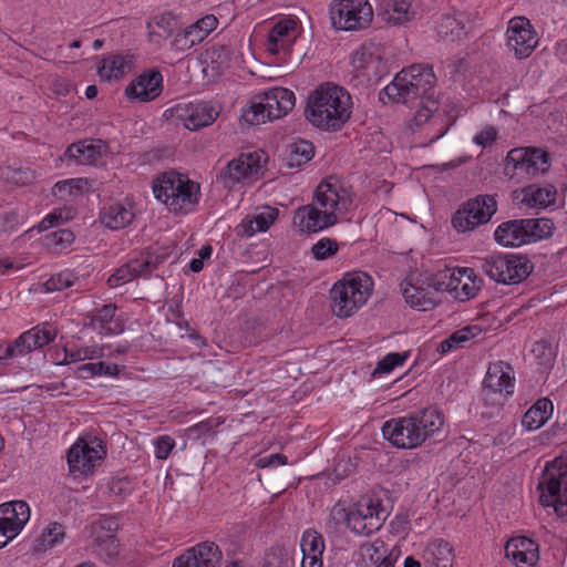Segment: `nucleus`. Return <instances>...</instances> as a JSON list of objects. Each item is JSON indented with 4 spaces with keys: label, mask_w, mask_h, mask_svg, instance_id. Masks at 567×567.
<instances>
[{
    "label": "nucleus",
    "mask_w": 567,
    "mask_h": 567,
    "mask_svg": "<svg viewBox=\"0 0 567 567\" xmlns=\"http://www.w3.org/2000/svg\"><path fill=\"white\" fill-rule=\"evenodd\" d=\"M329 18L338 31H360L370 25L373 9L368 0H332Z\"/></svg>",
    "instance_id": "10"
},
{
    "label": "nucleus",
    "mask_w": 567,
    "mask_h": 567,
    "mask_svg": "<svg viewBox=\"0 0 567 567\" xmlns=\"http://www.w3.org/2000/svg\"><path fill=\"white\" fill-rule=\"evenodd\" d=\"M104 357L103 347L85 346L79 348H64V363H74L84 360L100 359Z\"/></svg>",
    "instance_id": "46"
},
{
    "label": "nucleus",
    "mask_w": 567,
    "mask_h": 567,
    "mask_svg": "<svg viewBox=\"0 0 567 567\" xmlns=\"http://www.w3.org/2000/svg\"><path fill=\"white\" fill-rule=\"evenodd\" d=\"M12 176L9 177L14 184L17 185H25L28 183H31L34 178V175L29 169H14L11 172Z\"/></svg>",
    "instance_id": "63"
},
{
    "label": "nucleus",
    "mask_w": 567,
    "mask_h": 567,
    "mask_svg": "<svg viewBox=\"0 0 567 567\" xmlns=\"http://www.w3.org/2000/svg\"><path fill=\"white\" fill-rule=\"evenodd\" d=\"M175 112L184 126L190 131L213 124L219 115L218 109L205 102L177 105Z\"/></svg>",
    "instance_id": "23"
},
{
    "label": "nucleus",
    "mask_w": 567,
    "mask_h": 567,
    "mask_svg": "<svg viewBox=\"0 0 567 567\" xmlns=\"http://www.w3.org/2000/svg\"><path fill=\"white\" fill-rule=\"evenodd\" d=\"M295 93L285 87H274L255 95L243 114L244 120L258 125L285 116L295 106Z\"/></svg>",
    "instance_id": "8"
},
{
    "label": "nucleus",
    "mask_w": 567,
    "mask_h": 567,
    "mask_svg": "<svg viewBox=\"0 0 567 567\" xmlns=\"http://www.w3.org/2000/svg\"><path fill=\"white\" fill-rule=\"evenodd\" d=\"M388 548L383 540L374 539L373 542L364 543L361 546V554L364 558L373 564H380L384 560H392L386 556Z\"/></svg>",
    "instance_id": "49"
},
{
    "label": "nucleus",
    "mask_w": 567,
    "mask_h": 567,
    "mask_svg": "<svg viewBox=\"0 0 567 567\" xmlns=\"http://www.w3.org/2000/svg\"><path fill=\"white\" fill-rule=\"evenodd\" d=\"M463 277L462 268H446L433 276L432 286L434 290L454 293L455 298L458 299Z\"/></svg>",
    "instance_id": "39"
},
{
    "label": "nucleus",
    "mask_w": 567,
    "mask_h": 567,
    "mask_svg": "<svg viewBox=\"0 0 567 567\" xmlns=\"http://www.w3.org/2000/svg\"><path fill=\"white\" fill-rule=\"evenodd\" d=\"M116 306L104 305L97 309L91 319V326L101 334H117L123 331V324L115 318Z\"/></svg>",
    "instance_id": "35"
},
{
    "label": "nucleus",
    "mask_w": 567,
    "mask_h": 567,
    "mask_svg": "<svg viewBox=\"0 0 567 567\" xmlns=\"http://www.w3.org/2000/svg\"><path fill=\"white\" fill-rule=\"evenodd\" d=\"M372 278L365 272L348 274L343 280L333 285L331 307L339 318H348L361 308L372 292Z\"/></svg>",
    "instance_id": "7"
},
{
    "label": "nucleus",
    "mask_w": 567,
    "mask_h": 567,
    "mask_svg": "<svg viewBox=\"0 0 567 567\" xmlns=\"http://www.w3.org/2000/svg\"><path fill=\"white\" fill-rule=\"evenodd\" d=\"M497 210L496 199L491 195H478L463 204L452 218L453 227L461 233L486 224Z\"/></svg>",
    "instance_id": "12"
},
{
    "label": "nucleus",
    "mask_w": 567,
    "mask_h": 567,
    "mask_svg": "<svg viewBox=\"0 0 567 567\" xmlns=\"http://www.w3.org/2000/svg\"><path fill=\"white\" fill-rule=\"evenodd\" d=\"M331 515L359 536H369L379 530L388 517V512L379 497L363 495L349 506L337 504Z\"/></svg>",
    "instance_id": "4"
},
{
    "label": "nucleus",
    "mask_w": 567,
    "mask_h": 567,
    "mask_svg": "<svg viewBox=\"0 0 567 567\" xmlns=\"http://www.w3.org/2000/svg\"><path fill=\"white\" fill-rule=\"evenodd\" d=\"M462 272L464 274V277L462 285L460 286L461 291L458 299L467 300L476 296L481 287V280L477 279V276L472 268H462Z\"/></svg>",
    "instance_id": "50"
},
{
    "label": "nucleus",
    "mask_w": 567,
    "mask_h": 567,
    "mask_svg": "<svg viewBox=\"0 0 567 567\" xmlns=\"http://www.w3.org/2000/svg\"><path fill=\"white\" fill-rule=\"evenodd\" d=\"M524 221L527 244L548 238L553 235L554 223L548 218H527Z\"/></svg>",
    "instance_id": "44"
},
{
    "label": "nucleus",
    "mask_w": 567,
    "mask_h": 567,
    "mask_svg": "<svg viewBox=\"0 0 567 567\" xmlns=\"http://www.w3.org/2000/svg\"><path fill=\"white\" fill-rule=\"evenodd\" d=\"M152 25H155L162 30L165 37H169L177 27V20L172 13L166 12L154 17L152 23H150L148 27L152 28Z\"/></svg>",
    "instance_id": "56"
},
{
    "label": "nucleus",
    "mask_w": 567,
    "mask_h": 567,
    "mask_svg": "<svg viewBox=\"0 0 567 567\" xmlns=\"http://www.w3.org/2000/svg\"><path fill=\"white\" fill-rule=\"evenodd\" d=\"M76 276L70 271H61L59 274L52 275L44 284L45 289L48 291H61L69 287H71L75 280Z\"/></svg>",
    "instance_id": "53"
},
{
    "label": "nucleus",
    "mask_w": 567,
    "mask_h": 567,
    "mask_svg": "<svg viewBox=\"0 0 567 567\" xmlns=\"http://www.w3.org/2000/svg\"><path fill=\"white\" fill-rule=\"evenodd\" d=\"M107 154V145L102 140H83L71 144L64 155L80 165H102Z\"/></svg>",
    "instance_id": "25"
},
{
    "label": "nucleus",
    "mask_w": 567,
    "mask_h": 567,
    "mask_svg": "<svg viewBox=\"0 0 567 567\" xmlns=\"http://www.w3.org/2000/svg\"><path fill=\"white\" fill-rule=\"evenodd\" d=\"M539 502L567 519V454L546 463L537 485Z\"/></svg>",
    "instance_id": "6"
},
{
    "label": "nucleus",
    "mask_w": 567,
    "mask_h": 567,
    "mask_svg": "<svg viewBox=\"0 0 567 567\" xmlns=\"http://www.w3.org/2000/svg\"><path fill=\"white\" fill-rule=\"evenodd\" d=\"M218 25V20L215 16L208 14L195 23L188 25L194 34H196L197 40L203 42L208 34L214 31Z\"/></svg>",
    "instance_id": "54"
},
{
    "label": "nucleus",
    "mask_w": 567,
    "mask_h": 567,
    "mask_svg": "<svg viewBox=\"0 0 567 567\" xmlns=\"http://www.w3.org/2000/svg\"><path fill=\"white\" fill-rule=\"evenodd\" d=\"M223 554L218 545L203 542L178 556L172 567H217Z\"/></svg>",
    "instance_id": "21"
},
{
    "label": "nucleus",
    "mask_w": 567,
    "mask_h": 567,
    "mask_svg": "<svg viewBox=\"0 0 567 567\" xmlns=\"http://www.w3.org/2000/svg\"><path fill=\"white\" fill-rule=\"evenodd\" d=\"M75 216V209L72 206H63L53 209L40 223L39 230H48L56 227L65 221L71 220Z\"/></svg>",
    "instance_id": "47"
},
{
    "label": "nucleus",
    "mask_w": 567,
    "mask_h": 567,
    "mask_svg": "<svg viewBox=\"0 0 567 567\" xmlns=\"http://www.w3.org/2000/svg\"><path fill=\"white\" fill-rule=\"evenodd\" d=\"M82 179H66L58 182L54 185V194H68L70 196H75L82 192Z\"/></svg>",
    "instance_id": "57"
},
{
    "label": "nucleus",
    "mask_w": 567,
    "mask_h": 567,
    "mask_svg": "<svg viewBox=\"0 0 567 567\" xmlns=\"http://www.w3.org/2000/svg\"><path fill=\"white\" fill-rule=\"evenodd\" d=\"M163 91V75L157 70H148L136 79L125 89L128 99L140 102H150L155 100Z\"/></svg>",
    "instance_id": "24"
},
{
    "label": "nucleus",
    "mask_w": 567,
    "mask_h": 567,
    "mask_svg": "<svg viewBox=\"0 0 567 567\" xmlns=\"http://www.w3.org/2000/svg\"><path fill=\"white\" fill-rule=\"evenodd\" d=\"M401 286L402 295L406 303L412 308L420 311H427L435 307L437 290H434L432 281L424 287L412 284L409 280H404Z\"/></svg>",
    "instance_id": "30"
},
{
    "label": "nucleus",
    "mask_w": 567,
    "mask_h": 567,
    "mask_svg": "<svg viewBox=\"0 0 567 567\" xmlns=\"http://www.w3.org/2000/svg\"><path fill=\"white\" fill-rule=\"evenodd\" d=\"M505 555L517 567H533L538 560V545L530 538H511L505 546Z\"/></svg>",
    "instance_id": "27"
},
{
    "label": "nucleus",
    "mask_w": 567,
    "mask_h": 567,
    "mask_svg": "<svg viewBox=\"0 0 567 567\" xmlns=\"http://www.w3.org/2000/svg\"><path fill=\"white\" fill-rule=\"evenodd\" d=\"M506 37V45L517 59L528 58L538 43L536 33L525 17H515L509 20Z\"/></svg>",
    "instance_id": "18"
},
{
    "label": "nucleus",
    "mask_w": 567,
    "mask_h": 567,
    "mask_svg": "<svg viewBox=\"0 0 567 567\" xmlns=\"http://www.w3.org/2000/svg\"><path fill=\"white\" fill-rule=\"evenodd\" d=\"M409 357V352H390L383 357L372 371L373 377L391 373L396 367L404 364Z\"/></svg>",
    "instance_id": "48"
},
{
    "label": "nucleus",
    "mask_w": 567,
    "mask_h": 567,
    "mask_svg": "<svg viewBox=\"0 0 567 567\" xmlns=\"http://www.w3.org/2000/svg\"><path fill=\"white\" fill-rule=\"evenodd\" d=\"M483 384L484 400L491 399L499 411L503 401L514 392L515 377L513 368L504 361L491 363Z\"/></svg>",
    "instance_id": "16"
},
{
    "label": "nucleus",
    "mask_w": 567,
    "mask_h": 567,
    "mask_svg": "<svg viewBox=\"0 0 567 567\" xmlns=\"http://www.w3.org/2000/svg\"><path fill=\"white\" fill-rule=\"evenodd\" d=\"M337 223L334 215L319 206L316 199L311 204L299 207L293 216L295 226L307 234L322 231Z\"/></svg>",
    "instance_id": "19"
},
{
    "label": "nucleus",
    "mask_w": 567,
    "mask_h": 567,
    "mask_svg": "<svg viewBox=\"0 0 567 567\" xmlns=\"http://www.w3.org/2000/svg\"><path fill=\"white\" fill-rule=\"evenodd\" d=\"M480 268L492 280L513 285L526 279L533 271V265L523 255L493 252L478 259Z\"/></svg>",
    "instance_id": "9"
},
{
    "label": "nucleus",
    "mask_w": 567,
    "mask_h": 567,
    "mask_svg": "<svg viewBox=\"0 0 567 567\" xmlns=\"http://www.w3.org/2000/svg\"><path fill=\"white\" fill-rule=\"evenodd\" d=\"M30 519V507L24 501L0 505V548L19 535Z\"/></svg>",
    "instance_id": "17"
},
{
    "label": "nucleus",
    "mask_w": 567,
    "mask_h": 567,
    "mask_svg": "<svg viewBox=\"0 0 567 567\" xmlns=\"http://www.w3.org/2000/svg\"><path fill=\"white\" fill-rule=\"evenodd\" d=\"M496 128L494 126H486L474 136L473 142L478 146L486 147L496 140Z\"/></svg>",
    "instance_id": "61"
},
{
    "label": "nucleus",
    "mask_w": 567,
    "mask_h": 567,
    "mask_svg": "<svg viewBox=\"0 0 567 567\" xmlns=\"http://www.w3.org/2000/svg\"><path fill=\"white\" fill-rule=\"evenodd\" d=\"M299 35L298 24L293 19L278 21L269 31L266 50L270 54L287 55Z\"/></svg>",
    "instance_id": "22"
},
{
    "label": "nucleus",
    "mask_w": 567,
    "mask_h": 567,
    "mask_svg": "<svg viewBox=\"0 0 567 567\" xmlns=\"http://www.w3.org/2000/svg\"><path fill=\"white\" fill-rule=\"evenodd\" d=\"M288 463L287 456L280 453L260 456L256 465L260 468L278 467Z\"/></svg>",
    "instance_id": "60"
},
{
    "label": "nucleus",
    "mask_w": 567,
    "mask_h": 567,
    "mask_svg": "<svg viewBox=\"0 0 567 567\" xmlns=\"http://www.w3.org/2000/svg\"><path fill=\"white\" fill-rule=\"evenodd\" d=\"M443 425L444 415L441 411L427 406L386 421L382 434L394 447L413 450L432 440Z\"/></svg>",
    "instance_id": "2"
},
{
    "label": "nucleus",
    "mask_w": 567,
    "mask_h": 567,
    "mask_svg": "<svg viewBox=\"0 0 567 567\" xmlns=\"http://www.w3.org/2000/svg\"><path fill=\"white\" fill-rule=\"evenodd\" d=\"M156 267L157 265L153 262L150 257L142 256L140 258L130 259L109 277L107 284L110 287L116 288L138 277L148 278Z\"/></svg>",
    "instance_id": "26"
},
{
    "label": "nucleus",
    "mask_w": 567,
    "mask_h": 567,
    "mask_svg": "<svg viewBox=\"0 0 567 567\" xmlns=\"http://www.w3.org/2000/svg\"><path fill=\"white\" fill-rule=\"evenodd\" d=\"M468 29V23L463 13L446 14L442 17L439 23L437 33L441 38L455 41L466 35Z\"/></svg>",
    "instance_id": "37"
},
{
    "label": "nucleus",
    "mask_w": 567,
    "mask_h": 567,
    "mask_svg": "<svg viewBox=\"0 0 567 567\" xmlns=\"http://www.w3.org/2000/svg\"><path fill=\"white\" fill-rule=\"evenodd\" d=\"M175 446V441L168 435H162L155 441V456L158 460H166Z\"/></svg>",
    "instance_id": "59"
},
{
    "label": "nucleus",
    "mask_w": 567,
    "mask_h": 567,
    "mask_svg": "<svg viewBox=\"0 0 567 567\" xmlns=\"http://www.w3.org/2000/svg\"><path fill=\"white\" fill-rule=\"evenodd\" d=\"M481 332L476 326H468L454 331L446 339L440 342L437 351L442 354L462 349L465 344Z\"/></svg>",
    "instance_id": "42"
},
{
    "label": "nucleus",
    "mask_w": 567,
    "mask_h": 567,
    "mask_svg": "<svg viewBox=\"0 0 567 567\" xmlns=\"http://www.w3.org/2000/svg\"><path fill=\"white\" fill-rule=\"evenodd\" d=\"M373 55L367 49L358 50L352 59V63L358 69H367L372 61Z\"/></svg>",
    "instance_id": "62"
},
{
    "label": "nucleus",
    "mask_w": 567,
    "mask_h": 567,
    "mask_svg": "<svg viewBox=\"0 0 567 567\" xmlns=\"http://www.w3.org/2000/svg\"><path fill=\"white\" fill-rule=\"evenodd\" d=\"M312 255L318 260H323L338 251V244L330 238H321L311 248Z\"/></svg>",
    "instance_id": "55"
},
{
    "label": "nucleus",
    "mask_w": 567,
    "mask_h": 567,
    "mask_svg": "<svg viewBox=\"0 0 567 567\" xmlns=\"http://www.w3.org/2000/svg\"><path fill=\"white\" fill-rule=\"evenodd\" d=\"M315 199L324 210L334 215L338 221L352 207L353 192L340 178L329 176L317 186Z\"/></svg>",
    "instance_id": "11"
},
{
    "label": "nucleus",
    "mask_w": 567,
    "mask_h": 567,
    "mask_svg": "<svg viewBox=\"0 0 567 567\" xmlns=\"http://www.w3.org/2000/svg\"><path fill=\"white\" fill-rule=\"evenodd\" d=\"M120 373V367L109 362H90L78 367L76 375L81 379H90L94 377H116Z\"/></svg>",
    "instance_id": "43"
},
{
    "label": "nucleus",
    "mask_w": 567,
    "mask_h": 567,
    "mask_svg": "<svg viewBox=\"0 0 567 567\" xmlns=\"http://www.w3.org/2000/svg\"><path fill=\"white\" fill-rule=\"evenodd\" d=\"M556 189L551 185L538 187L530 185L523 190L522 202L528 207L545 208L555 203Z\"/></svg>",
    "instance_id": "40"
},
{
    "label": "nucleus",
    "mask_w": 567,
    "mask_h": 567,
    "mask_svg": "<svg viewBox=\"0 0 567 567\" xmlns=\"http://www.w3.org/2000/svg\"><path fill=\"white\" fill-rule=\"evenodd\" d=\"M553 403L548 399H540L529 408L522 417V425L527 431H535L542 427L550 417Z\"/></svg>",
    "instance_id": "36"
},
{
    "label": "nucleus",
    "mask_w": 567,
    "mask_h": 567,
    "mask_svg": "<svg viewBox=\"0 0 567 567\" xmlns=\"http://www.w3.org/2000/svg\"><path fill=\"white\" fill-rule=\"evenodd\" d=\"M66 533L62 524L52 522L48 524L41 534L34 539L32 548L34 551H47L65 539Z\"/></svg>",
    "instance_id": "38"
},
{
    "label": "nucleus",
    "mask_w": 567,
    "mask_h": 567,
    "mask_svg": "<svg viewBox=\"0 0 567 567\" xmlns=\"http://www.w3.org/2000/svg\"><path fill=\"white\" fill-rule=\"evenodd\" d=\"M58 330L51 323L38 324L21 333L8 346L0 344V360L25 355L54 341Z\"/></svg>",
    "instance_id": "13"
},
{
    "label": "nucleus",
    "mask_w": 567,
    "mask_h": 567,
    "mask_svg": "<svg viewBox=\"0 0 567 567\" xmlns=\"http://www.w3.org/2000/svg\"><path fill=\"white\" fill-rule=\"evenodd\" d=\"M511 164L515 172L534 176L547 171L548 154L537 148H514L506 156V169Z\"/></svg>",
    "instance_id": "20"
},
{
    "label": "nucleus",
    "mask_w": 567,
    "mask_h": 567,
    "mask_svg": "<svg viewBox=\"0 0 567 567\" xmlns=\"http://www.w3.org/2000/svg\"><path fill=\"white\" fill-rule=\"evenodd\" d=\"M106 455L103 441L95 436L79 439L70 449L68 464L72 473L90 474Z\"/></svg>",
    "instance_id": "14"
},
{
    "label": "nucleus",
    "mask_w": 567,
    "mask_h": 567,
    "mask_svg": "<svg viewBox=\"0 0 567 567\" xmlns=\"http://www.w3.org/2000/svg\"><path fill=\"white\" fill-rule=\"evenodd\" d=\"M266 155L261 151L246 153L230 161L221 172L220 177L225 187L231 189L240 183L256 179L264 171Z\"/></svg>",
    "instance_id": "15"
},
{
    "label": "nucleus",
    "mask_w": 567,
    "mask_h": 567,
    "mask_svg": "<svg viewBox=\"0 0 567 567\" xmlns=\"http://www.w3.org/2000/svg\"><path fill=\"white\" fill-rule=\"evenodd\" d=\"M198 43L199 41L197 40L196 34H194L189 27H187L174 35L171 41V50L176 53H183Z\"/></svg>",
    "instance_id": "52"
},
{
    "label": "nucleus",
    "mask_w": 567,
    "mask_h": 567,
    "mask_svg": "<svg viewBox=\"0 0 567 567\" xmlns=\"http://www.w3.org/2000/svg\"><path fill=\"white\" fill-rule=\"evenodd\" d=\"M153 193L169 212L187 214L198 203L199 185L176 172H166L153 182Z\"/></svg>",
    "instance_id": "5"
},
{
    "label": "nucleus",
    "mask_w": 567,
    "mask_h": 567,
    "mask_svg": "<svg viewBox=\"0 0 567 567\" xmlns=\"http://www.w3.org/2000/svg\"><path fill=\"white\" fill-rule=\"evenodd\" d=\"M262 567H292V561L281 550H271L266 554Z\"/></svg>",
    "instance_id": "58"
},
{
    "label": "nucleus",
    "mask_w": 567,
    "mask_h": 567,
    "mask_svg": "<svg viewBox=\"0 0 567 567\" xmlns=\"http://www.w3.org/2000/svg\"><path fill=\"white\" fill-rule=\"evenodd\" d=\"M352 113L351 95L343 87L327 82L320 84L308 96L306 118L323 131H338Z\"/></svg>",
    "instance_id": "3"
},
{
    "label": "nucleus",
    "mask_w": 567,
    "mask_h": 567,
    "mask_svg": "<svg viewBox=\"0 0 567 567\" xmlns=\"http://www.w3.org/2000/svg\"><path fill=\"white\" fill-rule=\"evenodd\" d=\"M422 557L426 567H452L454 561L453 549L444 539L429 543Z\"/></svg>",
    "instance_id": "34"
},
{
    "label": "nucleus",
    "mask_w": 567,
    "mask_h": 567,
    "mask_svg": "<svg viewBox=\"0 0 567 567\" xmlns=\"http://www.w3.org/2000/svg\"><path fill=\"white\" fill-rule=\"evenodd\" d=\"M524 219H514L501 224L495 233V240L504 247H519L527 244Z\"/></svg>",
    "instance_id": "33"
},
{
    "label": "nucleus",
    "mask_w": 567,
    "mask_h": 567,
    "mask_svg": "<svg viewBox=\"0 0 567 567\" xmlns=\"http://www.w3.org/2000/svg\"><path fill=\"white\" fill-rule=\"evenodd\" d=\"M135 213L131 202H116L105 205L100 213L101 223L112 230H120L134 220Z\"/></svg>",
    "instance_id": "28"
},
{
    "label": "nucleus",
    "mask_w": 567,
    "mask_h": 567,
    "mask_svg": "<svg viewBox=\"0 0 567 567\" xmlns=\"http://www.w3.org/2000/svg\"><path fill=\"white\" fill-rule=\"evenodd\" d=\"M378 16L386 23L400 25L414 18L415 9L412 0H379Z\"/></svg>",
    "instance_id": "29"
},
{
    "label": "nucleus",
    "mask_w": 567,
    "mask_h": 567,
    "mask_svg": "<svg viewBox=\"0 0 567 567\" xmlns=\"http://www.w3.org/2000/svg\"><path fill=\"white\" fill-rule=\"evenodd\" d=\"M300 547L302 556L322 558L326 546L321 534L313 529H307L302 534Z\"/></svg>",
    "instance_id": "45"
},
{
    "label": "nucleus",
    "mask_w": 567,
    "mask_h": 567,
    "mask_svg": "<svg viewBox=\"0 0 567 567\" xmlns=\"http://www.w3.org/2000/svg\"><path fill=\"white\" fill-rule=\"evenodd\" d=\"M52 240L55 245L65 247L66 245H70L74 240V235L72 231L68 229H60L52 234Z\"/></svg>",
    "instance_id": "64"
},
{
    "label": "nucleus",
    "mask_w": 567,
    "mask_h": 567,
    "mask_svg": "<svg viewBox=\"0 0 567 567\" xmlns=\"http://www.w3.org/2000/svg\"><path fill=\"white\" fill-rule=\"evenodd\" d=\"M134 61L131 54H110L102 59L97 73L102 80L111 81L123 78L133 70Z\"/></svg>",
    "instance_id": "32"
},
{
    "label": "nucleus",
    "mask_w": 567,
    "mask_h": 567,
    "mask_svg": "<svg viewBox=\"0 0 567 567\" xmlns=\"http://www.w3.org/2000/svg\"><path fill=\"white\" fill-rule=\"evenodd\" d=\"M436 76L432 66L412 64L402 69L382 91L393 103L416 107L413 122L416 126L426 123L437 110Z\"/></svg>",
    "instance_id": "1"
},
{
    "label": "nucleus",
    "mask_w": 567,
    "mask_h": 567,
    "mask_svg": "<svg viewBox=\"0 0 567 567\" xmlns=\"http://www.w3.org/2000/svg\"><path fill=\"white\" fill-rule=\"evenodd\" d=\"M315 155L312 143L299 140L287 145L285 162L289 167H300L308 163Z\"/></svg>",
    "instance_id": "41"
},
{
    "label": "nucleus",
    "mask_w": 567,
    "mask_h": 567,
    "mask_svg": "<svg viewBox=\"0 0 567 567\" xmlns=\"http://www.w3.org/2000/svg\"><path fill=\"white\" fill-rule=\"evenodd\" d=\"M279 210L269 206L260 212L247 215L237 227L239 235L250 237L256 233L266 231L277 219Z\"/></svg>",
    "instance_id": "31"
},
{
    "label": "nucleus",
    "mask_w": 567,
    "mask_h": 567,
    "mask_svg": "<svg viewBox=\"0 0 567 567\" xmlns=\"http://www.w3.org/2000/svg\"><path fill=\"white\" fill-rule=\"evenodd\" d=\"M532 353L536 358L537 363L544 369L550 368L556 357L551 344L545 340L535 342Z\"/></svg>",
    "instance_id": "51"
}]
</instances>
